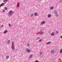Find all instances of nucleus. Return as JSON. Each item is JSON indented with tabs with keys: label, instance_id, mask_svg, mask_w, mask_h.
<instances>
[{
	"label": "nucleus",
	"instance_id": "f257e3e1",
	"mask_svg": "<svg viewBox=\"0 0 62 62\" xmlns=\"http://www.w3.org/2000/svg\"><path fill=\"white\" fill-rule=\"evenodd\" d=\"M13 12L12 11L10 10L9 12V13L8 14V16H11L13 14Z\"/></svg>",
	"mask_w": 62,
	"mask_h": 62
},
{
	"label": "nucleus",
	"instance_id": "f03ea898",
	"mask_svg": "<svg viewBox=\"0 0 62 62\" xmlns=\"http://www.w3.org/2000/svg\"><path fill=\"white\" fill-rule=\"evenodd\" d=\"M26 51L27 52H31V50H30V49H28L27 48H26Z\"/></svg>",
	"mask_w": 62,
	"mask_h": 62
},
{
	"label": "nucleus",
	"instance_id": "7ed1b4c3",
	"mask_svg": "<svg viewBox=\"0 0 62 62\" xmlns=\"http://www.w3.org/2000/svg\"><path fill=\"white\" fill-rule=\"evenodd\" d=\"M45 23V21H43L42 22L41 24H44Z\"/></svg>",
	"mask_w": 62,
	"mask_h": 62
},
{
	"label": "nucleus",
	"instance_id": "20e7f679",
	"mask_svg": "<svg viewBox=\"0 0 62 62\" xmlns=\"http://www.w3.org/2000/svg\"><path fill=\"white\" fill-rule=\"evenodd\" d=\"M4 5V3H2L1 4H0V7L2 6H3Z\"/></svg>",
	"mask_w": 62,
	"mask_h": 62
},
{
	"label": "nucleus",
	"instance_id": "39448f33",
	"mask_svg": "<svg viewBox=\"0 0 62 62\" xmlns=\"http://www.w3.org/2000/svg\"><path fill=\"white\" fill-rule=\"evenodd\" d=\"M54 32H53L51 33V35L52 36H54Z\"/></svg>",
	"mask_w": 62,
	"mask_h": 62
},
{
	"label": "nucleus",
	"instance_id": "423d86ee",
	"mask_svg": "<svg viewBox=\"0 0 62 62\" xmlns=\"http://www.w3.org/2000/svg\"><path fill=\"white\" fill-rule=\"evenodd\" d=\"M39 34L40 35H42V34H43V32L42 31H41Z\"/></svg>",
	"mask_w": 62,
	"mask_h": 62
},
{
	"label": "nucleus",
	"instance_id": "0eeeda50",
	"mask_svg": "<svg viewBox=\"0 0 62 62\" xmlns=\"http://www.w3.org/2000/svg\"><path fill=\"white\" fill-rule=\"evenodd\" d=\"M12 46H13V45H14V42L13 41H12Z\"/></svg>",
	"mask_w": 62,
	"mask_h": 62
},
{
	"label": "nucleus",
	"instance_id": "6e6552de",
	"mask_svg": "<svg viewBox=\"0 0 62 62\" xmlns=\"http://www.w3.org/2000/svg\"><path fill=\"white\" fill-rule=\"evenodd\" d=\"M8 32V31L7 30H6L5 31H4V34H6V33Z\"/></svg>",
	"mask_w": 62,
	"mask_h": 62
},
{
	"label": "nucleus",
	"instance_id": "1a4fd4ad",
	"mask_svg": "<svg viewBox=\"0 0 62 62\" xmlns=\"http://www.w3.org/2000/svg\"><path fill=\"white\" fill-rule=\"evenodd\" d=\"M51 52L52 53V54H54V50H52L51 51Z\"/></svg>",
	"mask_w": 62,
	"mask_h": 62
},
{
	"label": "nucleus",
	"instance_id": "9d476101",
	"mask_svg": "<svg viewBox=\"0 0 62 62\" xmlns=\"http://www.w3.org/2000/svg\"><path fill=\"white\" fill-rule=\"evenodd\" d=\"M8 58H9V56H7L6 58V59L7 60L8 59Z\"/></svg>",
	"mask_w": 62,
	"mask_h": 62
},
{
	"label": "nucleus",
	"instance_id": "9b49d317",
	"mask_svg": "<svg viewBox=\"0 0 62 62\" xmlns=\"http://www.w3.org/2000/svg\"><path fill=\"white\" fill-rule=\"evenodd\" d=\"M51 15L50 14H49L48 15V17H51Z\"/></svg>",
	"mask_w": 62,
	"mask_h": 62
},
{
	"label": "nucleus",
	"instance_id": "f8f14e48",
	"mask_svg": "<svg viewBox=\"0 0 62 62\" xmlns=\"http://www.w3.org/2000/svg\"><path fill=\"white\" fill-rule=\"evenodd\" d=\"M54 13L55 14L57 13V11H56V10H55L54 11Z\"/></svg>",
	"mask_w": 62,
	"mask_h": 62
},
{
	"label": "nucleus",
	"instance_id": "ddd939ff",
	"mask_svg": "<svg viewBox=\"0 0 62 62\" xmlns=\"http://www.w3.org/2000/svg\"><path fill=\"white\" fill-rule=\"evenodd\" d=\"M55 16L56 17H58V14L57 13V14H55Z\"/></svg>",
	"mask_w": 62,
	"mask_h": 62
},
{
	"label": "nucleus",
	"instance_id": "4468645a",
	"mask_svg": "<svg viewBox=\"0 0 62 62\" xmlns=\"http://www.w3.org/2000/svg\"><path fill=\"white\" fill-rule=\"evenodd\" d=\"M30 16L31 17H32V16H33V14H31Z\"/></svg>",
	"mask_w": 62,
	"mask_h": 62
},
{
	"label": "nucleus",
	"instance_id": "2eb2a0df",
	"mask_svg": "<svg viewBox=\"0 0 62 62\" xmlns=\"http://www.w3.org/2000/svg\"><path fill=\"white\" fill-rule=\"evenodd\" d=\"M42 53L41 52H40L39 53V54L40 55V56H41V55L42 54Z\"/></svg>",
	"mask_w": 62,
	"mask_h": 62
},
{
	"label": "nucleus",
	"instance_id": "dca6fc26",
	"mask_svg": "<svg viewBox=\"0 0 62 62\" xmlns=\"http://www.w3.org/2000/svg\"><path fill=\"white\" fill-rule=\"evenodd\" d=\"M32 56H33V55H32V54H31L30 55V58H31V57H32Z\"/></svg>",
	"mask_w": 62,
	"mask_h": 62
},
{
	"label": "nucleus",
	"instance_id": "f3484780",
	"mask_svg": "<svg viewBox=\"0 0 62 62\" xmlns=\"http://www.w3.org/2000/svg\"><path fill=\"white\" fill-rule=\"evenodd\" d=\"M8 1V0H4L3 2H7Z\"/></svg>",
	"mask_w": 62,
	"mask_h": 62
},
{
	"label": "nucleus",
	"instance_id": "a211bd4d",
	"mask_svg": "<svg viewBox=\"0 0 62 62\" xmlns=\"http://www.w3.org/2000/svg\"><path fill=\"white\" fill-rule=\"evenodd\" d=\"M37 15H38V14H37V13H35L34 14L35 16H37Z\"/></svg>",
	"mask_w": 62,
	"mask_h": 62
},
{
	"label": "nucleus",
	"instance_id": "6ab92c4d",
	"mask_svg": "<svg viewBox=\"0 0 62 62\" xmlns=\"http://www.w3.org/2000/svg\"><path fill=\"white\" fill-rule=\"evenodd\" d=\"M13 46H12L11 48L13 49V50H14V49H15V48H14L13 47Z\"/></svg>",
	"mask_w": 62,
	"mask_h": 62
},
{
	"label": "nucleus",
	"instance_id": "aec40b11",
	"mask_svg": "<svg viewBox=\"0 0 62 62\" xmlns=\"http://www.w3.org/2000/svg\"><path fill=\"white\" fill-rule=\"evenodd\" d=\"M60 53L62 54V49L60 50Z\"/></svg>",
	"mask_w": 62,
	"mask_h": 62
},
{
	"label": "nucleus",
	"instance_id": "412c9836",
	"mask_svg": "<svg viewBox=\"0 0 62 62\" xmlns=\"http://www.w3.org/2000/svg\"><path fill=\"white\" fill-rule=\"evenodd\" d=\"M9 43H10V41L9 40L8 41V44Z\"/></svg>",
	"mask_w": 62,
	"mask_h": 62
},
{
	"label": "nucleus",
	"instance_id": "4be33fe9",
	"mask_svg": "<svg viewBox=\"0 0 62 62\" xmlns=\"http://www.w3.org/2000/svg\"><path fill=\"white\" fill-rule=\"evenodd\" d=\"M40 39V37H38L37 38V39L38 40V39Z\"/></svg>",
	"mask_w": 62,
	"mask_h": 62
},
{
	"label": "nucleus",
	"instance_id": "5701e85b",
	"mask_svg": "<svg viewBox=\"0 0 62 62\" xmlns=\"http://www.w3.org/2000/svg\"><path fill=\"white\" fill-rule=\"evenodd\" d=\"M50 43H51V42H48L47 43H46V44L47 45L48 44H50Z\"/></svg>",
	"mask_w": 62,
	"mask_h": 62
},
{
	"label": "nucleus",
	"instance_id": "b1692460",
	"mask_svg": "<svg viewBox=\"0 0 62 62\" xmlns=\"http://www.w3.org/2000/svg\"><path fill=\"white\" fill-rule=\"evenodd\" d=\"M54 9V7H51V9Z\"/></svg>",
	"mask_w": 62,
	"mask_h": 62
},
{
	"label": "nucleus",
	"instance_id": "393cba45",
	"mask_svg": "<svg viewBox=\"0 0 62 62\" xmlns=\"http://www.w3.org/2000/svg\"><path fill=\"white\" fill-rule=\"evenodd\" d=\"M17 7L18 8H19V5L18 4H17Z\"/></svg>",
	"mask_w": 62,
	"mask_h": 62
},
{
	"label": "nucleus",
	"instance_id": "a878e982",
	"mask_svg": "<svg viewBox=\"0 0 62 62\" xmlns=\"http://www.w3.org/2000/svg\"><path fill=\"white\" fill-rule=\"evenodd\" d=\"M4 9H5V10H7L8 9V8L7 7H5L4 8Z\"/></svg>",
	"mask_w": 62,
	"mask_h": 62
},
{
	"label": "nucleus",
	"instance_id": "bb28decb",
	"mask_svg": "<svg viewBox=\"0 0 62 62\" xmlns=\"http://www.w3.org/2000/svg\"><path fill=\"white\" fill-rule=\"evenodd\" d=\"M39 42H41L42 41V39H40L39 40Z\"/></svg>",
	"mask_w": 62,
	"mask_h": 62
},
{
	"label": "nucleus",
	"instance_id": "cd10ccee",
	"mask_svg": "<svg viewBox=\"0 0 62 62\" xmlns=\"http://www.w3.org/2000/svg\"><path fill=\"white\" fill-rule=\"evenodd\" d=\"M11 25H10V24H9V27H10L11 26Z\"/></svg>",
	"mask_w": 62,
	"mask_h": 62
},
{
	"label": "nucleus",
	"instance_id": "c85d7f7f",
	"mask_svg": "<svg viewBox=\"0 0 62 62\" xmlns=\"http://www.w3.org/2000/svg\"><path fill=\"white\" fill-rule=\"evenodd\" d=\"M16 51H17L18 52V49H16Z\"/></svg>",
	"mask_w": 62,
	"mask_h": 62
},
{
	"label": "nucleus",
	"instance_id": "c756f323",
	"mask_svg": "<svg viewBox=\"0 0 62 62\" xmlns=\"http://www.w3.org/2000/svg\"><path fill=\"white\" fill-rule=\"evenodd\" d=\"M34 62H39V61H35Z\"/></svg>",
	"mask_w": 62,
	"mask_h": 62
},
{
	"label": "nucleus",
	"instance_id": "7c9ffc66",
	"mask_svg": "<svg viewBox=\"0 0 62 62\" xmlns=\"http://www.w3.org/2000/svg\"><path fill=\"white\" fill-rule=\"evenodd\" d=\"M5 11V10H3L2 11V12H4Z\"/></svg>",
	"mask_w": 62,
	"mask_h": 62
},
{
	"label": "nucleus",
	"instance_id": "2f4dec72",
	"mask_svg": "<svg viewBox=\"0 0 62 62\" xmlns=\"http://www.w3.org/2000/svg\"><path fill=\"white\" fill-rule=\"evenodd\" d=\"M56 33H57V34H58V31H57L56 32Z\"/></svg>",
	"mask_w": 62,
	"mask_h": 62
},
{
	"label": "nucleus",
	"instance_id": "473e14b6",
	"mask_svg": "<svg viewBox=\"0 0 62 62\" xmlns=\"http://www.w3.org/2000/svg\"><path fill=\"white\" fill-rule=\"evenodd\" d=\"M29 44H28L27 45V46H29Z\"/></svg>",
	"mask_w": 62,
	"mask_h": 62
},
{
	"label": "nucleus",
	"instance_id": "72a5a7b5",
	"mask_svg": "<svg viewBox=\"0 0 62 62\" xmlns=\"http://www.w3.org/2000/svg\"><path fill=\"white\" fill-rule=\"evenodd\" d=\"M62 2V0H61L59 1V2Z\"/></svg>",
	"mask_w": 62,
	"mask_h": 62
},
{
	"label": "nucleus",
	"instance_id": "f704fd0d",
	"mask_svg": "<svg viewBox=\"0 0 62 62\" xmlns=\"http://www.w3.org/2000/svg\"><path fill=\"white\" fill-rule=\"evenodd\" d=\"M3 25H2L1 27V28L3 27Z\"/></svg>",
	"mask_w": 62,
	"mask_h": 62
},
{
	"label": "nucleus",
	"instance_id": "c9c22d12",
	"mask_svg": "<svg viewBox=\"0 0 62 62\" xmlns=\"http://www.w3.org/2000/svg\"><path fill=\"white\" fill-rule=\"evenodd\" d=\"M61 39H62V35L61 36Z\"/></svg>",
	"mask_w": 62,
	"mask_h": 62
}]
</instances>
